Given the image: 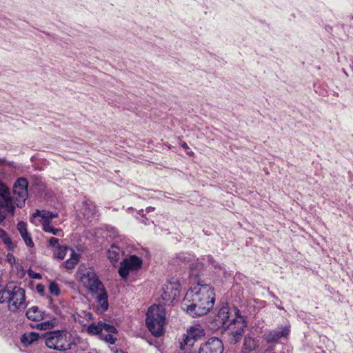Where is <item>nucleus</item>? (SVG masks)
<instances>
[{
	"label": "nucleus",
	"instance_id": "obj_32",
	"mask_svg": "<svg viewBox=\"0 0 353 353\" xmlns=\"http://www.w3.org/2000/svg\"><path fill=\"white\" fill-rule=\"evenodd\" d=\"M28 275L30 277L34 279H40L41 278V275L39 273H37L31 270L28 271Z\"/></svg>",
	"mask_w": 353,
	"mask_h": 353
},
{
	"label": "nucleus",
	"instance_id": "obj_8",
	"mask_svg": "<svg viewBox=\"0 0 353 353\" xmlns=\"http://www.w3.org/2000/svg\"><path fill=\"white\" fill-rule=\"evenodd\" d=\"M142 260L136 255H132L128 259H124L120 263L119 274L121 278L126 279L131 270H137L141 268Z\"/></svg>",
	"mask_w": 353,
	"mask_h": 353
},
{
	"label": "nucleus",
	"instance_id": "obj_37",
	"mask_svg": "<svg viewBox=\"0 0 353 353\" xmlns=\"http://www.w3.org/2000/svg\"><path fill=\"white\" fill-rule=\"evenodd\" d=\"M154 210V208H153V207H148L146 209V212H149L153 211Z\"/></svg>",
	"mask_w": 353,
	"mask_h": 353
},
{
	"label": "nucleus",
	"instance_id": "obj_27",
	"mask_svg": "<svg viewBox=\"0 0 353 353\" xmlns=\"http://www.w3.org/2000/svg\"><path fill=\"white\" fill-rule=\"evenodd\" d=\"M17 230H19L21 236H23V234H26V233L28 232L27 230V224L23 221H19L17 223Z\"/></svg>",
	"mask_w": 353,
	"mask_h": 353
},
{
	"label": "nucleus",
	"instance_id": "obj_35",
	"mask_svg": "<svg viewBox=\"0 0 353 353\" xmlns=\"http://www.w3.org/2000/svg\"><path fill=\"white\" fill-rule=\"evenodd\" d=\"M37 291L40 293L43 294L44 292V286L41 284H38L36 287Z\"/></svg>",
	"mask_w": 353,
	"mask_h": 353
},
{
	"label": "nucleus",
	"instance_id": "obj_10",
	"mask_svg": "<svg viewBox=\"0 0 353 353\" xmlns=\"http://www.w3.org/2000/svg\"><path fill=\"white\" fill-rule=\"evenodd\" d=\"M223 344L217 337H212L200 346L199 353H223Z\"/></svg>",
	"mask_w": 353,
	"mask_h": 353
},
{
	"label": "nucleus",
	"instance_id": "obj_14",
	"mask_svg": "<svg viewBox=\"0 0 353 353\" xmlns=\"http://www.w3.org/2000/svg\"><path fill=\"white\" fill-rule=\"evenodd\" d=\"M82 210L83 216L88 220L94 218L97 214L95 205L90 200L83 201Z\"/></svg>",
	"mask_w": 353,
	"mask_h": 353
},
{
	"label": "nucleus",
	"instance_id": "obj_20",
	"mask_svg": "<svg viewBox=\"0 0 353 353\" xmlns=\"http://www.w3.org/2000/svg\"><path fill=\"white\" fill-rule=\"evenodd\" d=\"M108 258L112 264L117 262L119 257V248L115 245H112L107 252Z\"/></svg>",
	"mask_w": 353,
	"mask_h": 353
},
{
	"label": "nucleus",
	"instance_id": "obj_7",
	"mask_svg": "<svg viewBox=\"0 0 353 353\" xmlns=\"http://www.w3.org/2000/svg\"><path fill=\"white\" fill-rule=\"evenodd\" d=\"M9 287L6 299L9 303L10 310L15 312L25 301V290L18 286H14L12 290Z\"/></svg>",
	"mask_w": 353,
	"mask_h": 353
},
{
	"label": "nucleus",
	"instance_id": "obj_6",
	"mask_svg": "<svg viewBox=\"0 0 353 353\" xmlns=\"http://www.w3.org/2000/svg\"><path fill=\"white\" fill-rule=\"evenodd\" d=\"M28 181L24 177L17 179L13 185L14 199L16 205L21 208L24 206L26 200L28 198Z\"/></svg>",
	"mask_w": 353,
	"mask_h": 353
},
{
	"label": "nucleus",
	"instance_id": "obj_19",
	"mask_svg": "<svg viewBox=\"0 0 353 353\" xmlns=\"http://www.w3.org/2000/svg\"><path fill=\"white\" fill-rule=\"evenodd\" d=\"M0 239L9 250H13L15 248L8 234L2 228H0Z\"/></svg>",
	"mask_w": 353,
	"mask_h": 353
},
{
	"label": "nucleus",
	"instance_id": "obj_28",
	"mask_svg": "<svg viewBox=\"0 0 353 353\" xmlns=\"http://www.w3.org/2000/svg\"><path fill=\"white\" fill-rule=\"evenodd\" d=\"M49 290L51 294H54L56 296H59L60 294V290L58 287V285L54 282H52L50 284Z\"/></svg>",
	"mask_w": 353,
	"mask_h": 353
},
{
	"label": "nucleus",
	"instance_id": "obj_26",
	"mask_svg": "<svg viewBox=\"0 0 353 353\" xmlns=\"http://www.w3.org/2000/svg\"><path fill=\"white\" fill-rule=\"evenodd\" d=\"M10 194L9 188L0 179V198L3 199Z\"/></svg>",
	"mask_w": 353,
	"mask_h": 353
},
{
	"label": "nucleus",
	"instance_id": "obj_5",
	"mask_svg": "<svg viewBox=\"0 0 353 353\" xmlns=\"http://www.w3.org/2000/svg\"><path fill=\"white\" fill-rule=\"evenodd\" d=\"M165 321V312L163 306L153 305L148 308L146 313L145 323L152 335L158 337L163 334Z\"/></svg>",
	"mask_w": 353,
	"mask_h": 353
},
{
	"label": "nucleus",
	"instance_id": "obj_3",
	"mask_svg": "<svg viewBox=\"0 0 353 353\" xmlns=\"http://www.w3.org/2000/svg\"><path fill=\"white\" fill-rule=\"evenodd\" d=\"M81 279L85 283L90 294H95L99 293L97 296V302L99 305L97 310L100 312L106 311L109 307L108 294L103 283L99 280L97 274L92 270H88L85 273L83 274Z\"/></svg>",
	"mask_w": 353,
	"mask_h": 353
},
{
	"label": "nucleus",
	"instance_id": "obj_16",
	"mask_svg": "<svg viewBox=\"0 0 353 353\" xmlns=\"http://www.w3.org/2000/svg\"><path fill=\"white\" fill-rule=\"evenodd\" d=\"M40 339H43V335L40 336L39 334L35 332H26L21 336V342L23 346L27 347Z\"/></svg>",
	"mask_w": 353,
	"mask_h": 353
},
{
	"label": "nucleus",
	"instance_id": "obj_39",
	"mask_svg": "<svg viewBox=\"0 0 353 353\" xmlns=\"http://www.w3.org/2000/svg\"><path fill=\"white\" fill-rule=\"evenodd\" d=\"M187 154L189 155V156H193L194 155V152H188Z\"/></svg>",
	"mask_w": 353,
	"mask_h": 353
},
{
	"label": "nucleus",
	"instance_id": "obj_13",
	"mask_svg": "<svg viewBox=\"0 0 353 353\" xmlns=\"http://www.w3.org/2000/svg\"><path fill=\"white\" fill-rule=\"evenodd\" d=\"M179 284L174 283H169L165 285L163 288V299L166 301L174 300L179 296Z\"/></svg>",
	"mask_w": 353,
	"mask_h": 353
},
{
	"label": "nucleus",
	"instance_id": "obj_29",
	"mask_svg": "<svg viewBox=\"0 0 353 353\" xmlns=\"http://www.w3.org/2000/svg\"><path fill=\"white\" fill-rule=\"evenodd\" d=\"M21 237L23 238V239L27 246L31 247V248L34 246V243L32 240L30 234L28 232L26 233V234H23V236H21Z\"/></svg>",
	"mask_w": 353,
	"mask_h": 353
},
{
	"label": "nucleus",
	"instance_id": "obj_25",
	"mask_svg": "<svg viewBox=\"0 0 353 353\" xmlns=\"http://www.w3.org/2000/svg\"><path fill=\"white\" fill-rule=\"evenodd\" d=\"M34 327V326H33ZM54 327V323L51 321H47L44 322H41L40 323H37L35 326L36 328L42 330H47L52 328Z\"/></svg>",
	"mask_w": 353,
	"mask_h": 353
},
{
	"label": "nucleus",
	"instance_id": "obj_2",
	"mask_svg": "<svg viewBox=\"0 0 353 353\" xmlns=\"http://www.w3.org/2000/svg\"><path fill=\"white\" fill-rule=\"evenodd\" d=\"M211 324L213 330H230L231 341L234 343L240 341L244 334V328L247 326L245 317L241 314L240 310L236 307L230 310L228 306L219 309Z\"/></svg>",
	"mask_w": 353,
	"mask_h": 353
},
{
	"label": "nucleus",
	"instance_id": "obj_30",
	"mask_svg": "<svg viewBox=\"0 0 353 353\" xmlns=\"http://www.w3.org/2000/svg\"><path fill=\"white\" fill-rule=\"evenodd\" d=\"M59 240L57 238L55 237H50L48 239V245L50 247L56 249L58 248V246H60V244L59 243Z\"/></svg>",
	"mask_w": 353,
	"mask_h": 353
},
{
	"label": "nucleus",
	"instance_id": "obj_21",
	"mask_svg": "<svg viewBox=\"0 0 353 353\" xmlns=\"http://www.w3.org/2000/svg\"><path fill=\"white\" fill-rule=\"evenodd\" d=\"M257 344L255 340L251 337H245L244 339L243 348V350L250 352L255 350Z\"/></svg>",
	"mask_w": 353,
	"mask_h": 353
},
{
	"label": "nucleus",
	"instance_id": "obj_38",
	"mask_svg": "<svg viewBox=\"0 0 353 353\" xmlns=\"http://www.w3.org/2000/svg\"><path fill=\"white\" fill-rule=\"evenodd\" d=\"M87 316H88V319H92V314L90 312H88L87 314Z\"/></svg>",
	"mask_w": 353,
	"mask_h": 353
},
{
	"label": "nucleus",
	"instance_id": "obj_24",
	"mask_svg": "<svg viewBox=\"0 0 353 353\" xmlns=\"http://www.w3.org/2000/svg\"><path fill=\"white\" fill-rule=\"evenodd\" d=\"M192 255L187 252H181L178 254L176 256L175 262L179 263V264L185 263L190 261L192 259Z\"/></svg>",
	"mask_w": 353,
	"mask_h": 353
},
{
	"label": "nucleus",
	"instance_id": "obj_18",
	"mask_svg": "<svg viewBox=\"0 0 353 353\" xmlns=\"http://www.w3.org/2000/svg\"><path fill=\"white\" fill-rule=\"evenodd\" d=\"M70 258L63 263V266L68 270L74 268L75 265L79 261V254L76 253L73 249H70Z\"/></svg>",
	"mask_w": 353,
	"mask_h": 353
},
{
	"label": "nucleus",
	"instance_id": "obj_15",
	"mask_svg": "<svg viewBox=\"0 0 353 353\" xmlns=\"http://www.w3.org/2000/svg\"><path fill=\"white\" fill-rule=\"evenodd\" d=\"M26 316L30 320L40 321L45 318L46 313L44 312H41L37 306H32L27 310Z\"/></svg>",
	"mask_w": 353,
	"mask_h": 353
},
{
	"label": "nucleus",
	"instance_id": "obj_33",
	"mask_svg": "<svg viewBox=\"0 0 353 353\" xmlns=\"http://www.w3.org/2000/svg\"><path fill=\"white\" fill-rule=\"evenodd\" d=\"M7 261L10 263H14L16 260L15 257L12 254H8L6 256Z\"/></svg>",
	"mask_w": 353,
	"mask_h": 353
},
{
	"label": "nucleus",
	"instance_id": "obj_31",
	"mask_svg": "<svg viewBox=\"0 0 353 353\" xmlns=\"http://www.w3.org/2000/svg\"><path fill=\"white\" fill-rule=\"evenodd\" d=\"M112 333L108 332L103 337V339L109 343L110 344H114L115 343L116 339L112 334Z\"/></svg>",
	"mask_w": 353,
	"mask_h": 353
},
{
	"label": "nucleus",
	"instance_id": "obj_17",
	"mask_svg": "<svg viewBox=\"0 0 353 353\" xmlns=\"http://www.w3.org/2000/svg\"><path fill=\"white\" fill-rule=\"evenodd\" d=\"M40 216L41 218V223L43 225L45 223H51V221L58 216L57 213H54L50 211H39L37 210L33 214L32 217Z\"/></svg>",
	"mask_w": 353,
	"mask_h": 353
},
{
	"label": "nucleus",
	"instance_id": "obj_36",
	"mask_svg": "<svg viewBox=\"0 0 353 353\" xmlns=\"http://www.w3.org/2000/svg\"><path fill=\"white\" fill-rule=\"evenodd\" d=\"M181 147H182L183 149H185V150H186V149H188V148H189V147H188V144H187L185 142H184V143H183L181 144Z\"/></svg>",
	"mask_w": 353,
	"mask_h": 353
},
{
	"label": "nucleus",
	"instance_id": "obj_1",
	"mask_svg": "<svg viewBox=\"0 0 353 353\" xmlns=\"http://www.w3.org/2000/svg\"><path fill=\"white\" fill-rule=\"evenodd\" d=\"M215 301L214 289L209 285L198 283L190 288L182 301V308L192 317L208 314Z\"/></svg>",
	"mask_w": 353,
	"mask_h": 353
},
{
	"label": "nucleus",
	"instance_id": "obj_11",
	"mask_svg": "<svg viewBox=\"0 0 353 353\" xmlns=\"http://www.w3.org/2000/svg\"><path fill=\"white\" fill-rule=\"evenodd\" d=\"M289 334V327H278L277 329L270 331L269 332L264 334V339L268 343H276L281 338H287Z\"/></svg>",
	"mask_w": 353,
	"mask_h": 353
},
{
	"label": "nucleus",
	"instance_id": "obj_12",
	"mask_svg": "<svg viewBox=\"0 0 353 353\" xmlns=\"http://www.w3.org/2000/svg\"><path fill=\"white\" fill-rule=\"evenodd\" d=\"M104 330L109 333H117V328L109 323L103 321H99L97 324L91 323L87 327V332L91 335H97L101 333Z\"/></svg>",
	"mask_w": 353,
	"mask_h": 353
},
{
	"label": "nucleus",
	"instance_id": "obj_9",
	"mask_svg": "<svg viewBox=\"0 0 353 353\" xmlns=\"http://www.w3.org/2000/svg\"><path fill=\"white\" fill-rule=\"evenodd\" d=\"M205 335V332L200 326L191 327L183 336L181 342V347L185 349L186 347H192L194 342Z\"/></svg>",
	"mask_w": 353,
	"mask_h": 353
},
{
	"label": "nucleus",
	"instance_id": "obj_40",
	"mask_svg": "<svg viewBox=\"0 0 353 353\" xmlns=\"http://www.w3.org/2000/svg\"><path fill=\"white\" fill-rule=\"evenodd\" d=\"M89 353H97V350H93L91 352H90Z\"/></svg>",
	"mask_w": 353,
	"mask_h": 353
},
{
	"label": "nucleus",
	"instance_id": "obj_22",
	"mask_svg": "<svg viewBox=\"0 0 353 353\" xmlns=\"http://www.w3.org/2000/svg\"><path fill=\"white\" fill-rule=\"evenodd\" d=\"M70 248L68 246L60 245L53 250V255L54 258L63 259L66 255L67 251H70Z\"/></svg>",
	"mask_w": 353,
	"mask_h": 353
},
{
	"label": "nucleus",
	"instance_id": "obj_4",
	"mask_svg": "<svg viewBox=\"0 0 353 353\" xmlns=\"http://www.w3.org/2000/svg\"><path fill=\"white\" fill-rule=\"evenodd\" d=\"M46 346L52 350L66 351L74 344L72 334L66 330H54L43 334Z\"/></svg>",
	"mask_w": 353,
	"mask_h": 353
},
{
	"label": "nucleus",
	"instance_id": "obj_23",
	"mask_svg": "<svg viewBox=\"0 0 353 353\" xmlns=\"http://www.w3.org/2000/svg\"><path fill=\"white\" fill-rule=\"evenodd\" d=\"M43 230L46 232L51 233L55 236H62L63 232L61 229L54 228L51 225V223H45L42 225Z\"/></svg>",
	"mask_w": 353,
	"mask_h": 353
},
{
	"label": "nucleus",
	"instance_id": "obj_34",
	"mask_svg": "<svg viewBox=\"0 0 353 353\" xmlns=\"http://www.w3.org/2000/svg\"><path fill=\"white\" fill-rule=\"evenodd\" d=\"M208 260L214 267H217L218 264L215 261V260L213 259V257L210 255L208 256Z\"/></svg>",
	"mask_w": 353,
	"mask_h": 353
}]
</instances>
